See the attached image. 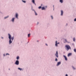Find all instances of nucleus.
Instances as JSON below:
<instances>
[{
    "mask_svg": "<svg viewBox=\"0 0 76 76\" xmlns=\"http://www.w3.org/2000/svg\"><path fill=\"white\" fill-rule=\"evenodd\" d=\"M16 18H17L18 19V13H16Z\"/></svg>",
    "mask_w": 76,
    "mask_h": 76,
    "instance_id": "obj_11",
    "label": "nucleus"
},
{
    "mask_svg": "<svg viewBox=\"0 0 76 76\" xmlns=\"http://www.w3.org/2000/svg\"><path fill=\"white\" fill-rule=\"evenodd\" d=\"M55 55L57 58H58V51H56V53Z\"/></svg>",
    "mask_w": 76,
    "mask_h": 76,
    "instance_id": "obj_4",
    "label": "nucleus"
},
{
    "mask_svg": "<svg viewBox=\"0 0 76 76\" xmlns=\"http://www.w3.org/2000/svg\"><path fill=\"white\" fill-rule=\"evenodd\" d=\"M59 43H60L59 42H58V43H57V41H56V44H55L56 46L57 47V44H59Z\"/></svg>",
    "mask_w": 76,
    "mask_h": 76,
    "instance_id": "obj_6",
    "label": "nucleus"
},
{
    "mask_svg": "<svg viewBox=\"0 0 76 76\" xmlns=\"http://www.w3.org/2000/svg\"><path fill=\"white\" fill-rule=\"evenodd\" d=\"M65 47H66L67 51H68L69 49H71L70 46L69 45H66L65 46Z\"/></svg>",
    "mask_w": 76,
    "mask_h": 76,
    "instance_id": "obj_2",
    "label": "nucleus"
},
{
    "mask_svg": "<svg viewBox=\"0 0 76 76\" xmlns=\"http://www.w3.org/2000/svg\"><path fill=\"white\" fill-rule=\"evenodd\" d=\"M61 16H62L63 14V11L62 10H61Z\"/></svg>",
    "mask_w": 76,
    "mask_h": 76,
    "instance_id": "obj_10",
    "label": "nucleus"
},
{
    "mask_svg": "<svg viewBox=\"0 0 76 76\" xmlns=\"http://www.w3.org/2000/svg\"><path fill=\"white\" fill-rule=\"evenodd\" d=\"M66 76H68V75H67V74H66Z\"/></svg>",
    "mask_w": 76,
    "mask_h": 76,
    "instance_id": "obj_28",
    "label": "nucleus"
},
{
    "mask_svg": "<svg viewBox=\"0 0 76 76\" xmlns=\"http://www.w3.org/2000/svg\"><path fill=\"white\" fill-rule=\"evenodd\" d=\"M2 38H3L2 37Z\"/></svg>",
    "mask_w": 76,
    "mask_h": 76,
    "instance_id": "obj_32",
    "label": "nucleus"
},
{
    "mask_svg": "<svg viewBox=\"0 0 76 76\" xmlns=\"http://www.w3.org/2000/svg\"><path fill=\"white\" fill-rule=\"evenodd\" d=\"M65 41H66V42H67V40L66 39H65Z\"/></svg>",
    "mask_w": 76,
    "mask_h": 76,
    "instance_id": "obj_26",
    "label": "nucleus"
},
{
    "mask_svg": "<svg viewBox=\"0 0 76 76\" xmlns=\"http://www.w3.org/2000/svg\"><path fill=\"white\" fill-rule=\"evenodd\" d=\"M23 2L24 3H26V1H23Z\"/></svg>",
    "mask_w": 76,
    "mask_h": 76,
    "instance_id": "obj_23",
    "label": "nucleus"
},
{
    "mask_svg": "<svg viewBox=\"0 0 76 76\" xmlns=\"http://www.w3.org/2000/svg\"><path fill=\"white\" fill-rule=\"evenodd\" d=\"M30 35H31L30 34H28V37H30Z\"/></svg>",
    "mask_w": 76,
    "mask_h": 76,
    "instance_id": "obj_21",
    "label": "nucleus"
},
{
    "mask_svg": "<svg viewBox=\"0 0 76 76\" xmlns=\"http://www.w3.org/2000/svg\"><path fill=\"white\" fill-rule=\"evenodd\" d=\"M18 69H19V70H20L21 71V70H22V68H18Z\"/></svg>",
    "mask_w": 76,
    "mask_h": 76,
    "instance_id": "obj_14",
    "label": "nucleus"
},
{
    "mask_svg": "<svg viewBox=\"0 0 76 76\" xmlns=\"http://www.w3.org/2000/svg\"><path fill=\"white\" fill-rule=\"evenodd\" d=\"M17 60H19V57L18 56L17 58Z\"/></svg>",
    "mask_w": 76,
    "mask_h": 76,
    "instance_id": "obj_16",
    "label": "nucleus"
},
{
    "mask_svg": "<svg viewBox=\"0 0 76 76\" xmlns=\"http://www.w3.org/2000/svg\"><path fill=\"white\" fill-rule=\"evenodd\" d=\"M34 12L35 13V15H37L38 14H37V12H36L35 11Z\"/></svg>",
    "mask_w": 76,
    "mask_h": 76,
    "instance_id": "obj_20",
    "label": "nucleus"
},
{
    "mask_svg": "<svg viewBox=\"0 0 76 76\" xmlns=\"http://www.w3.org/2000/svg\"><path fill=\"white\" fill-rule=\"evenodd\" d=\"M73 41L74 42L75 41V38H73Z\"/></svg>",
    "mask_w": 76,
    "mask_h": 76,
    "instance_id": "obj_18",
    "label": "nucleus"
},
{
    "mask_svg": "<svg viewBox=\"0 0 76 76\" xmlns=\"http://www.w3.org/2000/svg\"><path fill=\"white\" fill-rule=\"evenodd\" d=\"M39 9H41V6L39 7Z\"/></svg>",
    "mask_w": 76,
    "mask_h": 76,
    "instance_id": "obj_22",
    "label": "nucleus"
},
{
    "mask_svg": "<svg viewBox=\"0 0 76 76\" xmlns=\"http://www.w3.org/2000/svg\"><path fill=\"white\" fill-rule=\"evenodd\" d=\"M63 56L64 58H65V60H66V61H67V57H66V56L64 55Z\"/></svg>",
    "mask_w": 76,
    "mask_h": 76,
    "instance_id": "obj_5",
    "label": "nucleus"
},
{
    "mask_svg": "<svg viewBox=\"0 0 76 76\" xmlns=\"http://www.w3.org/2000/svg\"><path fill=\"white\" fill-rule=\"evenodd\" d=\"M61 64V62L60 61L59 62H58L57 63V66H59V65H60V64Z\"/></svg>",
    "mask_w": 76,
    "mask_h": 76,
    "instance_id": "obj_7",
    "label": "nucleus"
},
{
    "mask_svg": "<svg viewBox=\"0 0 76 76\" xmlns=\"http://www.w3.org/2000/svg\"><path fill=\"white\" fill-rule=\"evenodd\" d=\"M14 19H15V18H12V22H14Z\"/></svg>",
    "mask_w": 76,
    "mask_h": 76,
    "instance_id": "obj_17",
    "label": "nucleus"
},
{
    "mask_svg": "<svg viewBox=\"0 0 76 76\" xmlns=\"http://www.w3.org/2000/svg\"><path fill=\"white\" fill-rule=\"evenodd\" d=\"M15 64H16V65H19V61H18V60L16 61L15 62Z\"/></svg>",
    "mask_w": 76,
    "mask_h": 76,
    "instance_id": "obj_3",
    "label": "nucleus"
},
{
    "mask_svg": "<svg viewBox=\"0 0 76 76\" xmlns=\"http://www.w3.org/2000/svg\"><path fill=\"white\" fill-rule=\"evenodd\" d=\"M51 18H52V19H53V16H51Z\"/></svg>",
    "mask_w": 76,
    "mask_h": 76,
    "instance_id": "obj_24",
    "label": "nucleus"
},
{
    "mask_svg": "<svg viewBox=\"0 0 76 76\" xmlns=\"http://www.w3.org/2000/svg\"><path fill=\"white\" fill-rule=\"evenodd\" d=\"M32 3H33L35 5H36V4H35V0H32Z\"/></svg>",
    "mask_w": 76,
    "mask_h": 76,
    "instance_id": "obj_8",
    "label": "nucleus"
},
{
    "mask_svg": "<svg viewBox=\"0 0 76 76\" xmlns=\"http://www.w3.org/2000/svg\"><path fill=\"white\" fill-rule=\"evenodd\" d=\"M57 59L56 58L55 61H57Z\"/></svg>",
    "mask_w": 76,
    "mask_h": 76,
    "instance_id": "obj_25",
    "label": "nucleus"
},
{
    "mask_svg": "<svg viewBox=\"0 0 76 76\" xmlns=\"http://www.w3.org/2000/svg\"><path fill=\"white\" fill-rule=\"evenodd\" d=\"M7 54L8 55H9V54H8V53L7 54Z\"/></svg>",
    "mask_w": 76,
    "mask_h": 76,
    "instance_id": "obj_30",
    "label": "nucleus"
},
{
    "mask_svg": "<svg viewBox=\"0 0 76 76\" xmlns=\"http://www.w3.org/2000/svg\"><path fill=\"white\" fill-rule=\"evenodd\" d=\"M8 35H9V38L10 39L9 43H10V44H11V43H12V41H11V39H12V36H11V35H10V34H8ZM14 39V37H12V41H13Z\"/></svg>",
    "mask_w": 76,
    "mask_h": 76,
    "instance_id": "obj_1",
    "label": "nucleus"
},
{
    "mask_svg": "<svg viewBox=\"0 0 76 76\" xmlns=\"http://www.w3.org/2000/svg\"><path fill=\"white\" fill-rule=\"evenodd\" d=\"M60 2L61 3H63V0H60Z\"/></svg>",
    "mask_w": 76,
    "mask_h": 76,
    "instance_id": "obj_12",
    "label": "nucleus"
},
{
    "mask_svg": "<svg viewBox=\"0 0 76 76\" xmlns=\"http://www.w3.org/2000/svg\"><path fill=\"white\" fill-rule=\"evenodd\" d=\"M72 55V53H69L68 55V57H69V56H70Z\"/></svg>",
    "mask_w": 76,
    "mask_h": 76,
    "instance_id": "obj_9",
    "label": "nucleus"
},
{
    "mask_svg": "<svg viewBox=\"0 0 76 76\" xmlns=\"http://www.w3.org/2000/svg\"><path fill=\"white\" fill-rule=\"evenodd\" d=\"M74 52H76V49H74Z\"/></svg>",
    "mask_w": 76,
    "mask_h": 76,
    "instance_id": "obj_19",
    "label": "nucleus"
},
{
    "mask_svg": "<svg viewBox=\"0 0 76 76\" xmlns=\"http://www.w3.org/2000/svg\"><path fill=\"white\" fill-rule=\"evenodd\" d=\"M9 18V16H8L5 17H4V19H6L7 18Z\"/></svg>",
    "mask_w": 76,
    "mask_h": 76,
    "instance_id": "obj_13",
    "label": "nucleus"
},
{
    "mask_svg": "<svg viewBox=\"0 0 76 76\" xmlns=\"http://www.w3.org/2000/svg\"><path fill=\"white\" fill-rule=\"evenodd\" d=\"M45 9V8L44 7H42V10H44Z\"/></svg>",
    "mask_w": 76,
    "mask_h": 76,
    "instance_id": "obj_15",
    "label": "nucleus"
},
{
    "mask_svg": "<svg viewBox=\"0 0 76 76\" xmlns=\"http://www.w3.org/2000/svg\"><path fill=\"white\" fill-rule=\"evenodd\" d=\"M46 45H47V46L48 45H47V44H46Z\"/></svg>",
    "mask_w": 76,
    "mask_h": 76,
    "instance_id": "obj_29",
    "label": "nucleus"
},
{
    "mask_svg": "<svg viewBox=\"0 0 76 76\" xmlns=\"http://www.w3.org/2000/svg\"><path fill=\"white\" fill-rule=\"evenodd\" d=\"M74 21H76V18H75V19H74Z\"/></svg>",
    "mask_w": 76,
    "mask_h": 76,
    "instance_id": "obj_27",
    "label": "nucleus"
},
{
    "mask_svg": "<svg viewBox=\"0 0 76 76\" xmlns=\"http://www.w3.org/2000/svg\"><path fill=\"white\" fill-rule=\"evenodd\" d=\"M53 7H54V6H53Z\"/></svg>",
    "mask_w": 76,
    "mask_h": 76,
    "instance_id": "obj_31",
    "label": "nucleus"
}]
</instances>
